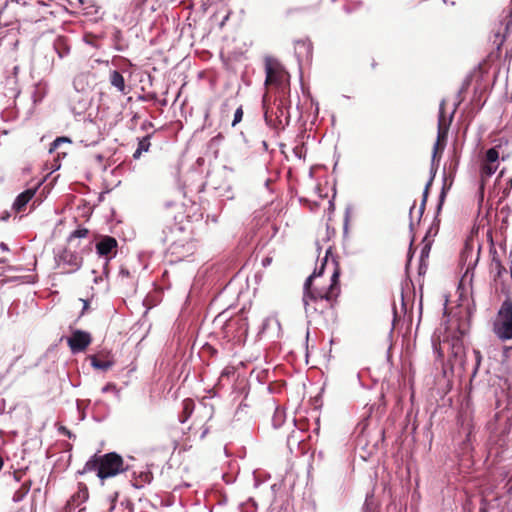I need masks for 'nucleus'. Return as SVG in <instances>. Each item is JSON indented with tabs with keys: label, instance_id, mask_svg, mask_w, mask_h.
<instances>
[{
	"label": "nucleus",
	"instance_id": "20",
	"mask_svg": "<svg viewBox=\"0 0 512 512\" xmlns=\"http://www.w3.org/2000/svg\"><path fill=\"white\" fill-rule=\"evenodd\" d=\"M193 410V401L190 399H185L183 401V417L180 418L181 423H185L187 419L190 417Z\"/></svg>",
	"mask_w": 512,
	"mask_h": 512
},
{
	"label": "nucleus",
	"instance_id": "48",
	"mask_svg": "<svg viewBox=\"0 0 512 512\" xmlns=\"http://www.w3.org/2000/svg\"><path fill=\"white\" fill-rule=\"evenodd\" d=\"M269 259H266L265 262H263V265H266V263H269Z\"/></svg>",
	"mask_w": 512,
	"mask_h": 512
},
{
	"label": "nucleus",
	"instance_id": "37",
	"mask_svg": "<svg viewBox=\"0 0 512 512\" xmlns=\"http://www.w3.org/2000/svg\"><path fill=\"white\" fill-rule=\"evenodd\" d=\"M0 249H1L3 252H7V251H9V247H8V245H7L5 242H1V243H0Z\"/></svg>",
	"mask_w": 512,
	"mask_h": 512
},
{
	"label": "nucleus",
	"instance_id": "7",
	"mask_svg": "<svg viewBox=\"0 0 512 512\" xmlns=\"http://www.w3.org/2000/svg\"><path fill=\"white\" fill-rule=\"evenodd\" d=\"M68 345L73 353L84 351L91 343V336L88 332L76 330L68 338Z\"/></svg>",
	"mask_w": 512,
	"mask_h": 512
},
{
	"label": "nucleus",
	"instance_id": "45",
	"mask_svg": "<svg viewBox=\"0 0 512 512\" xmlns=\"http://www.w3.org/2000/svg\"><path fill=\"white\" fill-rule=\"evenodd\" d=\"M9 270H12V271H19L20 269H19V268H15V267H11V268H9Z\"/></svg>",
	"mask_w": 512,
	"mask_h": 512
},
{
	"label": "nucleus",
	"instance_id": "26",
	"mask_svg": "<svg viewBox=\"0 0 512 512\" xmlns=\"http://www.w3.org/2000/svg\"><path fill=\"white\" fill-rule=\"evenodd\" d=\"M63 143H71V140L67 137H58L56 138L52 143H51V146H50V149L49 151L50 152H53L55 150H57L61 144Z\"/></svg>",
	"mask_w": 512,
	"mask_h": 512
},
{
	"label": "nucleus",
	"instance_id": "43",
	"mask_svg": "<svg viewBox=\"0 0 512 512\" xmlns=\"http://www.w3.org/2000/svg\"><path fill=\"white\" fill-rule=\"evenodd\" d=\"M99 280H102V277H101V276H100V277H95V278H94V282H95V283H98V282H99Z\"/></svg>",
	"mask_w": 512,
	"mask_h": 512
},
{
	"label": "nucleus",
	"instance_id": "28",
	"mask_svg": "<svg viewBox=\"0 0 512 512\" xmlns=\"http://www.w3.org/2000/svg\"><path fill=\"white\" fill-rule=\"evenodd\" d=\"M243 118V109L242 107H238L234 113V118H233V121H232V126H236L239 122H241Z\"/></svg>",
	"mask_w": 512,
	"mask_h": 512
},
{
	"label": "nucleus",
	"instance_id": "35",
	"mask_svg": "<svg viewBox=\"0 0 512 512\" xmlns=\"http://www.w3.org/2000/svg\"><path fill=\"white\" fill-rule=\"evenodd\" d=\"M59 431H60L63 435L68 436L69 438H71V437H72L71 432H70L66 427H61V428L59 429Z\"/></svg>",
	"mask_w": 512,
	"mask_h": 512
},
{
	"label": "nucleus",
	"instance_id": "34",
	"mask_svg": "<svg viewBox=\"0 0 512 512\" xmlns=\"http://www.w3.org/2000/svg\"><path fill=\"white\" fill-rule=\"evenodd\" d=\"M427 266H428L427 262L423 261V263H422L419 261V274L420 275L426 273Z\"/></svg>",
	"mask_w": 512,
	"mask_h": 512
},
{
	"label": "nucleus",
	"instance_id": "2",
	"mask_svg": "<svg viewBox=\"0 0 512 512\" xmlns=\"http://www.w3.org/2000/svg\"><path fill=\"white\" fill-rule=\"evenodd\" d=\"M128 469L124 466L123 458L115 453L110 452L101 456L93 455L86 463L81 473L89 471H97V476L104 480L114 477Z\"/></svg>",
	"mask_w": 512,
	"mask_h": 512
},
{
	"label": "nucleus",
	"instance_id": "11",
	"mask_svg": "<svg viewBox=\"0 0 512 512\" xmlns=\"http://www.w3.org/2000/svg\"><path fill=\"white\" fill-rule=\"evenodd\" d=\"M312 53L311 43L308 41L299 40L295 43V54L299 61L306 58L309 59Z\"/></svg>",
	"mask_w": 512,
	"mask_h": 512
},
{
	"label": "nucleus",
	"instance_id": "6",
	"mask_svg": "<svg viewBox=\"0 0 512 512\" xmlns=\"http://www.w3.org/2000/svg\"><path fill=\"white\" fill-rule=\"evenodd\" d=\"M58 266H63L67 273L76 272L82 266V257L77 252L65 249L58 257Z\"/></svg>",
	"mask_w": 512,
	"mask_h": 512
},
{
	"label": "nucleus",
	"instance_id": "30",
	"mask_svg": "<svg viewBox=\"0 0 512 512\" xmlns=\"http://www.w3.org/2000/svg\"><path fill=\"white\" fill-rule=\"evenodd\" d=\"M503 39L512 30V12L506 17Z\"/></svg>",
	"mask_w": 512,
	"mask_h": 512
},
{
	"label": "nucleus",
	"instance_id": "46",
	"mask_svg": "<svg viewBox=\"0 0 512 512\" xmlns=\"http://www.w3.org/2000/svg\"><path fill=\"white\" fill-rule=\"evenodd\" d=\"M190 250H191V247L189 246V247H187L186 252L189 253Z\"/></svg>",
	"mask_w": 512,
	"mask_h": 512
},
{
	"label": "nucleus",
	"instance_id": "33",
	"mask_svg": "<svg viewBox=\"0 0 512 512\" xmlns=\"http://www.w3.org/2000/svg\"><path fill=\"white\" fill-rule=\"evenodd\" d=\"M445 196H446V191H445V187H443L442 191H441V194H440V197H439L438 210L441 209Z\"/></svg>",
	"mask_w": 512,
	"mask_h": 512
},
{
	"label": "nucleus",
	"instance_id": "24",
	"mask_svg": "<svg viewBox=\"0 0 512 512\" xmlns=\"http://www.w3.org/2000/svg\"><path fill=\"white\" fill-rule=\"evenodd\" d=\"M472 354H473L474 361H475L474 369H473V372H472V377H475L477 372H478V369H479V367L481 365L482 354H481L480 350H478V349H473L472 350Z\"/></svg>",
	"mask_w": 512,
	"mask_h": 512
},
{
	"label": "nucleus",
	"instance_id": "32",
	"mask_svg": "<svg viewBox=\"0 0 512 512\" xmlns=\"http://www.w3.org/2000/svg\"><path fill=\"white\" fill-rule=\"evenodd\" d=\"M303 148H304V147H303V146H300V145H297L296 147H294V148H293V153H294V155H295L297 158H299V159H301V158H302V156H303V155H302V154H303Z\"/></svg>",
	"mask_w": 512,
	"mask_h": 512
},
{
	"label": "nucleus",
	"instance_id": "31",
	"mask_svg": "<svg viewBox=\"0 0 512 512\" xmlns=\"http://www.w3.org/2000/svg\"><path fill=\"white\" fill-rule=\"evenodd\" d=\"M73 85L77 91H83L84 85L82 83V76H78L74 79Z\"/></svg>",
	"mask_w": 512,
	"mask_h": 512
},
{
	"label": "nucleus",
	"instance_id": "17",
	"mask_svg": "<svg viewBox=\"0 0 512 512\" xmlns=\"http://www.w3.org/2000/svg\"><path fill=\"white\" fill-rule=\"evenodd\" d=\"M88 497H89L88 488L84 484H79L78 491H77V493H75L72 496V500H73V502H75L79 505V504L86 502Z\"/></svg>",
	"mask_w": 512,
	"mask_h": 512
},
{
	"label": "nucleus",
	"instance_id": "38",
	"mask_svg": "<svg viewBox=\"0 0 512 512\" xmlns=\"http://www.w3.org/2000/svg\"><path fill=\"white\" fill-rule=\"evenodd\" d=\"M496 265L498 267V275L500 276L502 273V269L504 270V268L501 266V263L499 261L496 262Z\"/></svg>",
	"mask_w": 512,
	"mask_h": 512
},
{
	"label": "nucleus",
	"instance_id": "15",
	"mask_svg": "<svg viewBox=\"0 0 512 512\" xmlns=\"http://www.w3.org/2000/svg\"><path fill=\"white\" fill-rule=\"evenodd\" d=\"M31 488V481H23L21 486L14 492L12 500L15 503L21 502L29 493Z\"/></svg>",
	"mask_w": 512,
	"mask_h": 512
},
{
	"label": "nucleus",
	"instance_id": "18",
	"mask_svg": "<svg viewBox=\"0 0 512 512\" xmlns=\"http://www.w3.org/2000/svg\"><path fill=\"white\" fill-rule=\"evenodd\" d=\"M152 480V474L148 471L141 472L137 477H135V481L133 482V486L135 488H142L146 483H150Z\"/></svg>",
	"mask_w": 512,
	"mask_h": 512
},
{
	"label": "nucleus",
	"instance_id": "19",
	"mask_svg": "<svg viewBox=\"0 0 512 512\" xmlns=\"http://www.w3.org/2000/svg\"><path fill=\"white\" fill-rule=\"evenodd\" d=\"M91 365L95 369H99V370H102V371H107L108 369L111 368L112 362L111 361H107V360H100L97 357H92L91 358Z\"/></svg>",
	"mask_w": 512,
	"mask_h": 512
},
{
	"label": "nucleus",
	"instance_id": "12",
	"mask_svg": "<svg viewBox=\"0 0 512 512\" xmlns=\"http://www.w3.org/2000/svg\"><path fill=\"white\" fill-rule=\"evenodd\" d=\"M110 84L115 87L119 92L126 93V85L123 75L117 70L111 71L109 75Z\"/></svg>",
	"mask_w": 512,
	"mask_h": 512
},
{
	"label": "nucleus",
	"instance_id": "47",
	"mask_svg": "<svg viewBox=\"0 0 512 512\" xmlns=\"http://www.w3.org/2000/svg\"><path fill=\"white\" fill-rule=\"evenodd\" d=\"M269 259H266L265 262H263V265H266V263H269Z\"/></svg>",
	"mask_w": 512,
	"mask_h": 512
},
{
	"label": "nucleus",
	"instance_id": "3",
	"mask_svg": "<svg viewBox=\"0 0 512 512\" xmlns=\"http://www.w3.org/2000/svg\"><path fill=\"white\" fill-rule=\"evenodd\" d=\"M444 106H445V101L442 100L441 103H440V107H439L437 141L434 144L433 156H432V166H434V161H435V158H436V154H437V150L439 148L440 142L445 140L446 137H447L448 130H449V125H450L451 120H452L453 115H454V111H453L449 115V117L446 118L445 112H444ZM435 174H436V170L434 169V167H431V176H430L428 182L425 185V188H424V191H423L422 202H421V205H420V208H419L420 217L422 216V214H423V212L425 210V205H426V202H427V198H428V194H429V189H430V187L432 185V182L434 180Z\"/></svg>",
	"mask_w": 512,
	"mask_h": 512
},
{
	"label": "nucleus",
	"instance_id": "23",
	"mask_svg": "<svg viewBox=\"0 0 512 512\" xmlns=\"http://www.w3.org/2000/svg\"><path fill=\"white\" fill-rule=\"evenodd\" d=\"M181 249H185V245L176 242L169 247L170 253L176 255L178 259H182L185 256V253H182Z\"/></svg>",
	"mask_w": 512,
	"mask_h": 512
},
{
	"label": "nucleus",
	"instance_id": "42",
	"mask_svg": "<svg viewBox=\"0 0 512 512\" xmlns=\"http://www.w3.org/2000/svg\"><path fill=\"white\" fill-rule=\"evenodd\" d=\"M7 263V259L6 258H1L0 259V264H5Z\"/></svg>",
	"mask_w": 512,
	"mask_h": 512
},
{
	"label": "nucleus",
	"instance_id": "9",
	"mask_svg": "<svg viewBox=\"0 0 512 512\" xmlns=\"http://www.w3.org/2000/svg\"><path fill=\"white\" fill-rule=\"evenodd\" d=\"M265 73V84H274L281 81L280 72L278 71L276 64L272 63L270 59H266L265 61Z\"/></svg>",
	"mask_w": 512,
	"mask_h": 512
},
{
	"label": "nucleus",
	"instance_id": "4",
	"mask_svg": "<svg viewBox=\"0 0 512 512\" xmlns=\"http://www.w3.org/2000/svg\"><path fill=\"white\" fill-rule=\"evenodd\" d=\"M493 332L502 341L512 339V301L505 300L493 323Z\"/></svg>",
	"mask_w": 512,
	"mask_h": 512
},
{
	"label": "nucleus",
	"instance_id": "44",
	"mask_svg": "<svg viewBox=\"0 0 512 512\" xmlns=\"http://www.w3.org/2000/svg\"><path fill=\"white\" fill-rule=\"evenodd\" d=\"M207 432H208V429H205V430L202 432L201 437H204V436L207 434Z\"/></svg>",
	"mask_w": 512,
	"mask_h": 512
},
{
	"label": "nucleus",
	"instance_id": "29",
	"mask_svg": "<svg viewBox=\"0 0 512 512\" xmlns=\"http://www.w3.org/2000/svg\"><path fill=\"white\" fill-rule=\"evenodd\" d=\"M110 391L114 392L117 398L120 397V391L117 389V387L114 384L108 383L107 385H105L102 388V392L103 393H107V392H110Z\"/></svg>",
	"mask_w": 512,
	"mask_h": 512
},
{
	"label": "nucleus",
	"instance_id": "49",
	"mask_svg": "<svg viewBox=\"0 0 512 512\" xmlns=\"http://www.w3.org/2000/svg\"><path fill=\"white\" fill-rule=\"evenodd\" d=\"M291 444V437L288 438V445Z\"/></svg>",
	"mask_w": 512,
	"mask_h": 512
},
{
	"label": "nucleus",
	"instance_id": "40",
	"mask_svg": "<svg viewBox=\"0 0 512 512\" xmlns=\"http://www.w3.org/2000/svg\"><path fill=\"white\" fill-rule=\"evenodd\" d=\"M25 279H26V282H27V283H33V282H34V278H33V276H30V275H29V276H26V277H25Z\"/></svg>",
	"mask_w": 512,
	"mask_h": 512
},
{
	"label": "nucleus",
	"instance_id": "21",
	"mask_svg": "<svg viewBox=\"0 0 512 512\" xmlns=\"http://www.w3.org/2000/svg\"><path fill=\"white\" fill-rule=\"evenodd\" d=\"M284 418H285L284 411H282L279 408H276L275 412H274V415L272 417V425H273V427L274 428H279L283 424Z\"/></svg>",
	"mask_w": 512,
	"mask_h": 512
},
{
	"label": "nucleus",
	"instance_id": "27",
	"mask_svg": "<svg viewBox=\"0 0 512 512\" xmlns=\"http://www.w3.org/2000/svg\"><path fill=\"white\" fill-rule=\"evenodd\" d=\"M431 250V243L427 242L423 245L420 252L419 261L423 263V261L427 262V259L429 257V253Z\"/></svg>",
	"mask_w": 512,
	"mask_h": 512
},
{
	"label": "nucleus",
	"instance_id": "5",
	"mask_svg": "<svg viewBox=\"0 0 512 512\" xmlns=\"http://www.w3.org/2000/svg\"><path fill=\"white\" fill-rule=\"evenodd\" d=\"M117 241L111 236H104L96 243V251L99 256L105 257L104 273H107V266L112 257L116 254Z\"/></svg>",
	"mask_w": 512,
	"mask_h": 512
},
{
	"label": "nucleus",
	"instance_id": "25",
	"mask_svg": "<svg viewBox=\"0 0 512 512\" xmlns=\"http://www.w3.org/2000/svg\"><path fill=\"white\" fill-rule=\"evenodd\" d=\"M88 229L86 228H78L75 231H73L69 236V242H73L76 238H85L88 235Z\"/></svg>",
	"mask_w": 512,
	"mask_h": 512
},
{
	"label": "nucleus",
	"instance_id": "36",
	"mask_svg": "<svg viewBox=\"0 0 512 512\" xmlns=\"http://www.w3.org/2000/svg\"><path fill=\"white\" fill-rule=\"evenodd\" d=\"M9 217H10V213H9L8 211H5V212H3V213L1 214L0 219H1L2 221H6V220H8V219H9Z\"/></svg>",
	"mask_w": 512,
	"mask_h": 512
},
{
	"label": "nucleus",
	"instance_id": "8",
	"mask_svg": "<svg viewBox=\"0 0 512 512\" xmlns=\"http://www.w3.org/2000/svg\"><path fill=\"white\" fill-rule=\"evenodd\" d=\"M38 186L28 188L22 193H20L16 199L13 202L12 209L16 212H21L24 210L26 205L32 200V198L35 196Z\"/></svg>",
	"mask_w": 512,
	"mask_h": 512
},
{
	"label": "nucleus",
	"instance_id": "14",
	"mask_svg": "<svg viewBox=\"0 0 512 512\" xmlns=\"http://www.w3.org/2000/svg\"><path fill=\"white\" fill-rule=\"evenodd\" d=\"M499 162L483 161L480 168V176L482 180L490 178L498 169Z\"/></svg>",
	"mask_w": 512,
	"mask_h": 512
},
{
	"label": "nucleus",
	"instance_id": "10",
	"mask_svg": "<svg viewBox=\"0 0 512 512\" xmlns=\"http://www.w3.org/2000/svg\"><path fill=\"white\" fill-rule=\"evenodd\" d=\"M53 49L60 59H63L70 53L68 40L64 36H57L53 42Z\"/></svg>",
	"mask_w": 512,
	"mask_h": 512
},
{
	"label": "nucleus",
	"instance_id": "16",
	"mask_svg": "<svg viewBox=\"0 0 512 512\" xmlns=\"http://www.w3.org/2000/svg\"><path fill=\"white\" fill-rule=\"evenodd\" d=\"M25 473L23 471H13V472H7L3 474L4 482L14 487L15 484L22 482L23 476Z\"/></svg>",
	"mask_w": 512,
	"mask_h": 512
},
{
	"label": "nucleus",
	"instance_id": "1",
	"mask_svg": "<svg viewBox=\"0 0 512 512\" xmlns=\"http://www.w3.org/2000/svg\"><path fill=\"white\" fill-rule=\"evenodd\" d=\"M339 276L338 262L329 247L320 269H315L304 283L302 302L307 316L333 306L340 293Z\"/></svg>",
	"mask_w": 512,
	"mask_h": 512
},
{
	"label": "nucleus",
	"instance_id": "13",
	"mask_svg": "<svg viewBox=\"0 0 512 512\" xmlns=\"http://www.w3.org/2000/svg\"><path fill=\"white\" fill-rule=\"evenodd\" d=\"M151 135H146L138 140V146L135 152L133 153V159L138 160L142 156L144 152H148L151 147L150 142Z\"/></svg>",
	"mask_w": 512,
	"mask_h": 512
},
{
	"label": "nucleus",
	"instance_id": "22",
	"mask_svg": "<svg viewBox=\"0 0 512 512\" xmlns=\"http://www.w3.org/2000/svg\"><path fill=\"white\" fill-rule=\"evenodd\" d=\"M485 162H499V152L495 147H492L486 151Z\"/></svg>",
	"mask_w": 512,
	"mask_h": 512
},
{
	"label": "nucleus",
	"instance_id": "41",
	"mask_svg": "<svg viewBox=\"0 0 512 512\" xmlns=\"http://www.w3.org/2000/svg\"><path fill=\"white\" fill-rule=\"evenodd\" d=\"M229 374H230V371L228 369H225V370L222 371L221 377L228 376Z\"/></svg>",
	"mask_w": 512,
	"mask_h": 512
},
{
	"label": "nucleus",
	"instance_id": "39",
	"mask_svg": "<svg viewBox=\"0 0 512 512\" xmlns=\"http://www.w3.org/2000/svg\"><path fill=\"white\" fill-rule=\"evenodd\" d=\"M81 301L83 302V311H85L89 306V302L87 300H83V299H81Z\"/></svg>",
	"mask_w": 512,
	"mask_h": 512
}]
</instances>
